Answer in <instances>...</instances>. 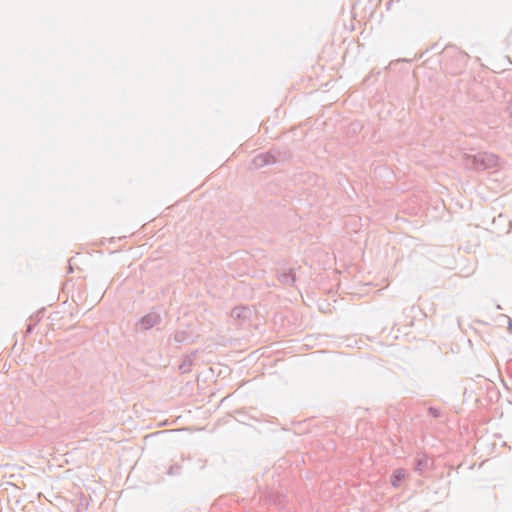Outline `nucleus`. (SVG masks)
<instances>
[{
    "label": "nucleus",
    "mask_w": 512,
    "mask_h": 512,
    "mask_svg": "<svg viewBox=\"0 0 512 512\" xmlns=\"http://www.w3.org/2000/svg\"><path fill=\"white\" fill-rule=\"evenodd\" d=\"M408 476V472L406 469L398 468L395 469L390 476V483L393 487H400L403 482L406 480Z\"/></svg>",
    "instance_id": "nucleus-1"
}]
</instances>
